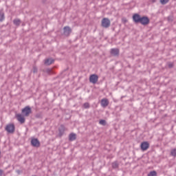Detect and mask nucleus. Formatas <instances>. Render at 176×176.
<instances>
[{
    "instance_id": "obj_1",
    "label": "nucleus",
    "mask_w": 176,
    "mask_h": 176,
    "mask_svg": "<svg viewBox=\"0 0 176 176\" xmlns=\"http://www.w3.org/2000/svg\"><path fill=\"white\" fill-rule=\"evenodd\" d=\"M16 131V126H14V124H8L6 126V131L8 133V134H14Z\"/></svg>"
},
{
    "instance_id": "obj_2",
    "label": "nucleus",
    "mask_w": 176,
    "mask_h": 176,
    "mask_svg": "<svg viewBox=\"0 0 176 176\" xmlns=\"http://www.w3.org/2000/svg\"><path fill=\"white\" fill-rule=\"evenodd\" d=\"M32 113V110L30 106H26L22 109L21 113L23 116H30V114Z\"/></svg>"
},
{
    "instance_id": "obj_3",
    "label": "nucleus",
    "mask_w": 176,
    "mask_h": 176,
    "mask_svg": "<svg viewBox=\"0 0 176 176\" xmlns=\"http://www.w3.org/2000/svg\"><path fill=\"white\" fill-rule=\"evenodd\" d=\"M102 27L104 28H109L111 27V21L108 18H104L102 20Z\"/></svg>"
},
{
    "instance_id": "obj_4",
    "label": "nucleus",
    "mask_w": 176,
    "mask_h": 176,
    "mask_svg": "<svg viewBox=\"0 0 176 176\" xmlns=\"http://www.w3.org/2000/svg\"><path fill=\"white\" fill-rule=\"evenodd\" d=\"M72 33V29L69 26H65L63 28V35L64 36H69Z\"/></svg>"
},
{
    "instance_id": "obj_5",
    "label": "nucleus",
    "mask_w": 176,
    "mask_h": 176,
    "mask_svg": "<svg viewBox=\"0 0 176 176\" xmlns=\"http://www.w3.org/2000/svg\"><path fill=\"white\" fill-rule=\"evenodd\" d=\"M139 23L142 24V25H148L150 23L149 18L146 16H142Z\"/></svg>"
},
{
    "instance_id": "obj_6",
    "label": "nucleus",
    "mask_w": 176,
    "mask_h": 176,
    "mask_svg": "<svg viewBox=\"0 0 176 176\" xmlns=\"http://www.w3.org/2000/svg\"><path fill=\"white\" fill-rule=\"evenodd\" d=\"M31 145L34 148H39L41 146V142H39L38 138H33L31 140Z\"/></svg>"
},
{
    "instance_id": "obj_7",
    "label": "nucleus",
    "mask_w": 176,
    "mask_h": 176,
    "mask_svg": "<svg viewBox=\"0 0 176 176\" xmlns=\"http://www.w3.org/2000/svg\"><path fill=\"white\" fill-rule=\"evenodd\" d=\"M89 82L90 83H93L96 85L97 82H98V76L97 74H92L89 76Z\"/></svg>"
},
{
    "instance_id": "obj_8",
    "label": "nucleus",
    "mask_w": 176,
    "mask_h": 176,
    "mask_svg": "<svg viewBox=\"0 0 176 176\" xmlns=\"http://www.w3.org/2000/svg\"><path fill=\"white\" fill-rule=\"evenodd\" d=\"M141 15L140 14H134L132 16L133 21L135 24L140 23V21H141Z\"/></svg>"
},
{
    "instance_id": "obj_9",
    "label": "nucleus",
    "mask_w": 176,
    "mask_h": 176,
    "mask_svg": "<svg viewBox=\"0 0 176 176\" xmlns=\"http://www.w3.org/2000/svg\"><path fill=\"white\" fill-rule=\"evenodd\" d=\"M24 115H23L22 113H18L16 115V118L17 119V121L19 122L21 124H23V123H25V118H24Z\"/></svg>"
},
{
    "instance_id": "obj_10",
    "label": "nucleus",
    "mask_w": 176,
    "mask_h": 176,
    "mask_svg": "<svg viewBox=\"0 0 176 176\" xmlns=\"http://www.w3.org/2000/svg\"><path fill=\"white\" fill-rule=\"evenodd\" d=\"M64 133H65V126H64V124H60L58 128V137L61 138L62 135H64Z\"/></svg>"
},
{
    "instance_id": "obj_11",
    "label": "nucleus",
    "mask_w": 176,
    "mask_h": 176,
    "mask_svg": "<svg viewBox=\"0 0 176 176\" xmlns=\"http://www.w3.org/2000/svg\"><path fill=\"white\" fill-rule=\"evenodd\" d=\"M110 54L114 57H119L120 50L118 48H112L110 51Z\"/></svg>"
},
{
    "instance_id": "obj_12",
    "label": "nucleus",
    "mask_w": 176,
    "mask_h": 176,
    "mask_svg": "<svg viewBox=\"0 0 176 176\" xmlns=\"http://www.w3.org/2000/svg\"><path fill=\"white\" fill-rule=\"evenodd\" d=\"M140 148L142 151H146L149 148V142H143L140 144Z\"/></svg>"
},
{
    "instance_id": "obj_13",
    "label": "nucleus",
    "mask_w": 176,
    "mask_h": 176,
    "mask_svg": "<svg viewBox=\"0 0 176 176\" xmlns=\"http://www.w3.org/2000/svg\"><path fill=\"white\" fill-rule=\"evenodd\" d=\"M53 63H54V60L52 58H47L44 60V64L45 65H52V64H53Z\"/></svg>"
},
{
    "instance_id": "obj_14",
    "label": "nucleus",
    "mask_w": 176,
    "mask_h": 176,
    "mask_svg": "<svg viewBox=\"0 0 176 176\" xmlns=\"http://www.w3.org/2000/svg\"><path fill=\"white\" fill-rule=\"evenodd\" d=\"M100 104L102 107L105 108L106 107H108L109 102L108 101V99H102Z\"/></svg>"
},
{
    "instance_id": "obj_15",
    "label": "nucleus",
    "mask_w": 176,
    "mask_h": 176,
    "mask_svg": "<svg viewBox=\"0 0 176 176\" xmlns=\"http://www.w3.org/2000/svg\"><path fill=\"white\" fill-rule=\"evenodd\" d=\"M76 140V133H72L69 135V141H75Z\"/></svg>"
},
{
    "instance_id": "obj_16",
    "label": "nucleus",
    "mask_w": 176,
    "mask_h": 176,
    "mask_svg": "<svg viewBox=\"0 0 176 176\" xmlns=\"http://www.w3.org/2000/svg\"><path fill=\"white\" fill-rule=\"evenodd\" d=\"M13 23L14 25H16V27H19L20 24H21V21L20 19H14Z\"/></svg>"
},
{
    "instance_id": "obj_17",
    "label": "nucleus",
    "mask_w": 176,
    "mask_h": 176,
    "mask_svg": "<svg viewBox=\"0 0 176 176\" xmlns=\"http://www.w3.org/2000/svg\"><path fill=\"white\" fill-rule=\"evenodd\" d=\"M113 168H119V163L118 162H114L112 163Z\"/></svg>"
},
{
    "instance_id": "obj_18",
    "label": "nucleus",
    "mask_w": 176,
    "mask_h": 176,
    "mask_svg": "<svg viewBox=\"0 0 176 176\" xmlns=\"http://www.w3.org/2000/svg\"><path fill=\"white\" fill-rule=\"evenodd\" d=\"M170 156H173V157H176V148H173L170 151Z\"/></svg>"
},
{
    "instance_id": "obj_19",
    "label": "nucleus",
    "mask_w": 176,
    "mask_h": 176,
    "mask_svg": "<svg viewBox=\"0 0 176 176\" xmlns=\"http://www.w3.org/2000/svg\"><path fill=\"white\" fill-rule=\"evenodd\" d=\"M148 176H157V173L155 170L151 171Z\"/></svg>"
},
{
    "instance_id": "obj_20",
    "label": "nucleus",
    "mask_w": 176,
    "mask_h": 176,
    "mask_svg": "<svg viewBox=\"0 0 176 176\" xmlns=\"http://www.w3.org/2000/svg\"><path fill=\"white\" fill-rule=\"evenodd\" d=\"M99 123L102 125V126H107V121L105 120H100L99 121Z\"/></svg>"
},
{
    "instance_id": "obj_21",
    "label": "nucleus",
    "mask_w": 176,
    "mask_h": 176,
    "mask_svg": "<svg viewBox=\"0 0 176 176\" xmlns=\"http://www.w3.org/2000/svg\"><path fill=\"white\" fill-rule=\"evenodd\" d=\"M5 20V14L3 12H0V21Z\"/></svg>"
},
{
    "instance_id": "obj_22",
    "label": "nucleus",
    "mask_w": 176,
    "mask_h": 176,
    "mask_svg": "<svg viewBox=\"0 0 176 176\" xmlns=\"http://www.w3.org/2000/svg\"><path fill=\"white\" fill-rule=\"evenodd\" d=\"M83 107L85 109H89V108H90V104H89V102H85L84 103Z\"/></svg>"
},
{
    "instance_id": "obj_23",
    "label": "nucleus",
    "mask_w": 176,
    "mask_h": 176,
    "mask_svg": "<svg viewBox=\"0 0 176 176\" xmlns=\"http://www.w3.org/2000/svg\"><path fill=\"white\" fill-rule=\"evenodd\" d=\"M33 74H37L38 73V67H36L35 65H33Z\"/></svg>"
},
{
    "instance_id": "obj_24",
    "label": "nucleus",
    "mask_w": 176,
    "mask_h": 176,
    "mask_svg": "<svg viewBox=\"0 0 176 176\" xmlns=\"http://www.w3.org/2000/svg\"><path fill=\"white\" fill-rule=\"evenodd\" d=\"M170 0H160V3H162V5H166V3H168V1Z\"/></svg>"
},
{
    "instance_id": "obj_25",
    "label": "nucleus",
    "mask_w": 176,
    "mask_h": 176,
    "mask_svg": "<svg viewBox=\"0 0 176 176\" xmlns=\"http://www.w3.org/2000/svg\"><path fill=\"white\" fill-rule=\"evenodd\" d=\"M45 72L46 74H48V75H50V74H52V72H53V70H52V69H45Z\"/></svg>"
},
{
    "instance_id": "obj_26",
    "label": "nucleus",
    "mask_w": 176,
    "mask_h": 176,
    "mask_svg": "<svg viewBox=\"0 0 176 176\" xmlns=\"http://www.w3.org/2000/svg\"><path fill=\"white\" fill-rule=\"evenodd\" d=\"M0 176H5V173L2 169H0Z\"/></svg>"
},
{
    "instance_id": "obj_27",
    "label": "nucleus",
    "mask_w": 176,
    "mask_h": 176,
    "mask_svg": "<svg viewBox=\"0 0 176 176\" xmlns=\"http://www.w3.org/2000/svg\"><path fill=\"white\" fill-rule=\"evenodd\" d=\"M168 68H173L174 67V65L173 63H169L168 65Z\"/></svg>"
},
{
    "instance_id": "obj_28",
    "label": "nucleus",
    "mask_w": 176,
    "mask_h": 176,
    "mask_svg": "<svg viewBox=\"0 0 176 176\" xmlns=\"http://www.w3.org/2000/svg\"><path fill=\"white\" fill-rule=\"evenodd\" d=\"M36 118H38V115H36Z\"/></svg>"
},
{
    "instance_id": "obj_29",
    "label": "nucleus",
    "mask_w": 176,
    "mask_h": 176,
    "mask_svg": "<svg viewBox=\"0 0 176 176\" xmlns=\"http://www.w3.org/2000/svg\"><path fill=\"white\" fill-rule=\"evenodd\" d=\"M0 156H1V151H0Z\"/></svg>"
},
{
    "instance_id": "obj_30",
    "label": "nucleus",
    "mask_w": 176,
    "mask_h": 176,
    "mask_svg": "<svg viewBox=\"0 0 176 176\" xmlns=\"http://www.w3.org/2000/svg\"><path fill=\"white\" fill-rule=\"evenodd\" d=\"M32 176H36V175H32Z\"/></svg>"
}]
</instances>
